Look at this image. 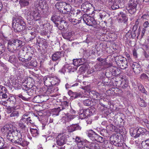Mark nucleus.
<instances>
[{
  "mask_svg": "<svg viewBox=\"0 0 149 149\" xmlns=\"http://www.w3.org/2000/svg\"><path fill=\"white\" fill-rule=\"evenodd\" d=\"M30 14L36 21L40 20L42 17L41 11L37 8L31 11L30 12Z\"/></svg>",
  "mask_w": 149,
  "mask_h": 149,
  "instance_id": "obj_8",
  "label": "nucleus"
},
{
  "mask_svg": "<svg viewBox=\"0 0 149 149\" xmlns=\"http://www.w3.org/2000/svg\"><path fill=\"white\" fill-rule=\"evenodd\" d=\"M128 84L125 81L121 82L120 84V86L123 88H126L128 86Z\"/></svg>",
  "mask_w": 149,
  "mask_h": 149,
  "instance_id": "obj_52",
  "label": "nucleus"
},
{
  "mask_svg": "<svg viewBox=\"0 0 149 149\" xmlns=\"http://www.w3.org/2000/svg\"><path fill=\"white\" fill-rule=\"evenodd\" d=\"M7 101L9 102L10 105L12 106L14 105L16 103V99L13 96H10L7 99Z\"/></svg>",
  "mask_w": 149,
  "mask_h": 149,
  "instance_id": "obj_27",
  "label": "nucleus"
},
{
  "mask_svg": "<svg viewBox=\"0 0 149 149\" xmlns=\"http://www.w3.org/2000/svg\"><path fill=\"white\" fill-rule=\"evenodd\" d=\"M23 95L25 97L27 98V101H28L29 100V96L28 93V91L26 90H25L24 92L22 93Z\"/></svg>",
  "mask_w": 149,
  "mask_h": 149,
  "instance_id": "obj_53",
  "label": "nucleus"
},
{
  "mask_svg": "<svg viewBox=\"0 0 149 149\" xmlns=\"http://www.w3.org/2000/svg\"><path fill=\"white\" fill-rule=\"evenodd\" d=\"M131 67L135 73L138 74L140 72L141 70V65L136 62L133 63Z\"/></svg>",
  "mask_w": 149,
  "mask_h": 149,
  "instance_id": "obj_14",
  "label": "nucleus"
},
{
  "mask_svg": "<svg viewBox=\"0 0 149 149\" xmlns=\"http://www.w3.org/2000/svg\"><path fill=\"white\" fill-rule=\"evenodd\" d=\"M36 33L35 31L30 32L29 33V36H31L30 38V40H32L33 38H34L36 36Z\"/></svg>",
  "mask_w": 149,
  "mask_h": 149,
  "instance_id": "obj_54",
  "label": "nucleus"
},
{
  "mask_svg": "<svg viewBox=\"0 0 149 149\" xmlns=\"http://www.w3.org/2000/svg\"><path fill=\"white\" fill-rule=\"evenodd\" d=\"M73 139H74V142H75L78 148H80L84 144V140L81 138L77 136H76L75 139L73 138Z\"/></svg>",
  "mask_w": 149,
  "mask_h": 149,
  "instance_id": "obj_15",
  "label": "nucleus"
},
{
  "mask_svg": "<svg viewBox=\"0 0 149 149\" xmlns=\"http://www.w3.org/2000/svg\"><path fill=\"white\" fill-rule=\"evenodd\" d=\"M60 17L56 15H52L51 18V20L54 22L58 21L60 20Z\"/></svg>",
  "mask_w": 149,
  "mask_h": 149,
  "instance_id": "obj_40",
  "label": "nucleus"
},
{
  "mask_svg": "<svg viewBox=\"0 0 149 149\" xmlns=\"http://www.w3.org/2000/svg\"><path fill=\"white\" fill-rule=\"evenodd\" d=\"M64 3L63 2H59L56 3L55 6L56 8L58 9H60V8H61V6H63V3Z\"/></svg>",
  "mask_w": 149,
  "mask_h": 149,
  "instance_id": "obj_50",
  "label": "nucleus"
},
{
  "mask_svg": "<svg viewBox=\"0 0 149 149\" xmlns=\"http://www.w3.org/2000/svg\"><path fill=\"white\" fill-rule=\"evenodd\" d=\"M141 18L143 20H148L149 19V15L148 14H144L141 17Z\"/></svg>",
  "mask_w": 149,
  "mask_h": 149,
  "instance_id": "obj_55",
  "label": "nucleus"
},
{
  "mask_svg": "<svg viewBox=\"0 0 149 149\" xmlns=\"http://www.w3.org/2000/svg\"><path fill=\"white\" fill-rule=\"evenodd\" d=\"M5 50L4 45L0 42V58L2 56V53L5 52Z\"/></svg>",
  "mask_w": 149,
  "mask_h": 149,
  "instance_id": "obj_39",
  "label": "nucleus"
},
{
  "mask_svg": "<svg viewBox=\"0 0 149 149\" xmlns=\"http://www.w3.org/2000/svg\"><path fill=\"white\" fill-rule=\"evenodd\" d=\"M62 35L64 39L70 40L72 36V33L70 32H66L65 33H63L62 34Z\"/></svg>",
  "mask_w": 149,
  "mask_h": 149,
  "instance_id": "obj_31",
  "label": "nucleus"
},
{
  "mask_svg": "<svg viewBox=\"0 0 149 149\" xmlns=\"http://www.w3.org/2000/svg\"><path fill=\"white\" fill-rule=\"evenodd\" d=\"M119 65L120 68L122 69H125L128 66L126 60H125V61H123V62L120 63L119 65Z\"/></svg>",
  "mask_w": 149,
  "mask_h": 149,
  "instance_id": "obj_42",
  "label": "nucleus"
},
{
  "mask_svg": "<svg viewBox=\"0 0 149 149\" xmlns=\"http://www.w3.org/2000/svg\"><path fill=\"white\" fill-rule=\"evenodd\" d=\"M61 111L60 108L57 107L52 109L51 114L53 116H56L59 115V112Z\"/></svg>",
  "mask_w": 149,
  "mask_h": 149,
  "instance_id": "obj_29",
  "label": "nucleus"
},
{
  "mask_svg": "<svg viewBox=\"0 0 149 149\" xmlns=\"http://www.w3.org/2000/svg\"><path fill=\"white\" fill-rule=\"evenodd\" d=\"M6 90L7 91V89L5 87L3 86L2 85H0V96H1L3 91Z\"/></svg>",
  "mask_w": 149,
  "mask_h": 149,
  "instance_id": "obj_57",
  "label": "nucleus"
},
{
  "mask_svg": "<svg viewBox=\"0 0 149 149\" xmlns=\"http://www.w3.org/2000/svg\"><path fill=\"white\" fill-rule=\"evenodd\" d=\"M126 59L123 57L119 55L118 56H116L115 58V60L116 62V63L118 65H119L120 63L123 62V61H125Z\"/></svg>",
  "mask_w": 149,
  "mask_h": 149,
  "instance_id": "obj_24",
  "label": "nucleus"
},
{
  "mask_svg": "<svg viewBox=\"0 0 149 149\" xmlns=\"http://www.w3.org/2000/svg\"><path fill=\"white\" fill-rule=\"evenodd\" d=\"M13 130L9 125H6L4 126L1 129V131L2 133L3 134H7L8 133L10 132L12 130Z\"/></svg>",
  "mask_w": 149,
  "mask_h": 149,
  "instance_id": "obj_17",
  "label": "nucleus"
},
{
  "mask_svg": "<svg viewBox=\"0 0 149 149\" xmlns=\"http://www.w3.org/2000/svg\"><path fill=\"white\" fill-rule=\"evenodd\" d=\"M67 72L70 73L71 72H74L75 70V69L74 67L71 66L67 67Z\"/></svg>",
  "mask_w": 149,
  "mask_h": 149,
  "instance_id": "obj_51",
  "label": "nucleus"
},
{
  "mask_svg": "<svg viewBox=\"0 0 149 149\" xmlns=\"http://www.w3.org/2000/svg\"><path fill=\"white\" fill-rule=\"evenodd\" d=\"M24 51V50L23 49H21L20 50L18 54V57L19 60L24 62V64L31 59L33 54L30 52H28L26 56H24L25 58H24V56L22 55Z\"/></svg>",
  "mask_w": 149,
  "mask_h": 149,
  "instance_id": "obj_5",
  "label": "nucleus"
},
{
  "mask_svg": "<svg viewBox=\"0 0 149 149\" xmlns=\"http://www.w3.org/2000/svg\"><path fill=\"white\" fill-rule=\"evenodd\" d=\"M81 127L78 124H74L68 126L67 127V129L69 132H72L77 130H80Z\"/></svg>",
  "mask_w": 149,
  "mask_h": 149,
  "instance_id": "obj_11",
  "label": "nucleus"
},
{
  "mask_svg": "<svg viewBox=\"0 0 149 149\" xmlns=\"http://www.w3.org/2000/svg\"><path fill=\"white\" fill-rule=\"evenodd\" d=\"M84 110V114L85 113L86 118L88 116H91L94 112V111L91 109H86Z\"/></svg>",
  "mask_w": 149,
  "mask_h": 149,
  "instance_id": "obj_26",
  "label": "nucleus"
},
{
  "mask_svg": "<svg viewBox=\"0 0 149 149\" xmlns=\"http://www.w3.org/2000/svg\"><path fill=\"white\" fill-rule=\"evenodd\" d=\"M68 95L70 96L72 99H76L78 98L82 97L83 96L82 92H73L71 90H69L68 92Z\"/></svg>",
  "mask_w": 149,
  "mask_h": 149,
  "instance_id": "obj_10",
  "label": "nucleus"
},
{
  "mask_svg": "<svg viewBox=\"0 0 149 149\" xmlns=\"http://www.w3.org/2000/svg\"><path fill=\"white\" fill-rule=\"evenodd\" d=\"M69 103L67 101H64L61 102L59 108H60L61 111L67 108L68 106Z\"/></svg>",
  "mask_w": 149,
  "mask_h": 149,
  "instance_id": "obj_30",
  "label": "nucleus"
},
{
  "mask_svg": "<svg viewBox=\"0 0 149 149\" xmlns=\"http://www.w3.org/2000/svg\"><path fill=\"white\" fill-rule=\"evenodd\" d=\"M15 56H10L9 58V61L11 63L14 62L15 61Z\"/></svg>",
  "mask_w": 149,
  "mask_h": 149,
  "instance_id": "obj_62",
  "label": "nucleus"
},
{
  "mask_svg": "<svg viewBox=\"0 0 149 149\" xmlns=\"http://www.w3.org/2000/svg\"><path fill=\"white\" fill-rule=\"evenodd\" d=\"M34 91L32 89H31L29 91H28V95L29 99L34 94Z\"/></svg>",
  "mask_w": 149,
  "mask_h": 149,
  "instance_id": "obj_59",
  "label": "nucleus"
},
{
  "mask_svg": "<svg viewBox=\"0 0 149 149\" xmlns=\"http://www.w3.org/2000/svg\"><path fill=\"white\" fill-rule=\"evenodd\" d=\"M137 4L136 0H131L129 1L126 9L130 13L133 14L136 12Z\"/></svg>",
  "mask_w": 149,
  "mask_h": 149,
  "instance_id": "obj_6",
  "label": "nucleus"
},
{
  "mask_svg": "<svg viewBox=\"0 0 149 149\" xmlns=\"http://www.w3.org/2000/svg\"><path fill=\"white\" fill-rule=\"evenodd\" d=\"M68 11L67 10V11H65L64 12V13L66 14V17H65V19L68 21H69L72 18H73V15L72 16V15H71L70 13H68Z\"/></svg>",
  "mask_w": 149,
  "mask_h": 149,
  "instance_id": "obj_37",
  "label": "nucleus"
},
{
  "mask_svg": "<svg viewBox=\"0 0 149 149\" xmlns=\"http://www.w3.org/2000/svg\"><path fill=\"white\" fill-rule=\"evenodd\" d=\"M92 101L90 99H87L83 101L84 104L86 106H89L91 105Z\"/></svg>",
  "mask_w": 149,
  "mask_h": 149,
  "instance_id": "obj_46",
  "label": "nucleus"
},
{
  "mask_svg": "<svg viewBox=\"0 0 149 149\" xmlns=\"http://www.w3.org/2000/svg\"><path fill=\"white\" fill-rule=\"evenodd\" d=\"M7 91H3L2 92V94H1V95H2V97H1V96H0V98L1 99H6L8 97V95L7 94Z\"/></svg>",
  "mask_w": 149,
  "mask_h": 149,
  "instance_id": "obj_48",
  "label": "nucleus"
},
{
  "mask_svg": "<svg viewBox=\"0 0 149 149\" xmlns=\"http://www.w3.org/2000/svg\"><path fill=\"white\" fill-rule=\"evenodd\" d=\"M73 64L77 67L82 65L84 63L82 59H74L73 61Z\"/></svg>",
  "mask_w": 149,
  "mask_h": 149,
  "instance_id": "obj_23",
  "label": "nucleus"
},
{
  "mask_svg": "<svg viewBox=\"0 0 149 149\" xmlns=\"http://www.w3.org/2000/svg\"><path fill=\"white\" fill-rule=\"evenodd\" d=\"M41 92V93L43 94L46 93L47 94H49L53 93L54 92V89L53 88H48V89L46 90L45 88H41L40 90Z\"/></svg>",
  "mask_w": 149,
  "mask_h": 149,
  "instance_id": "obj_22",
  "label": "nucleus"
},
{
  "mask_svg": "<svg viewBox=\"0 0 149 149\" xmlns=\"http://www.w3.org/2000/svg\"><path fill=\"white\" fill-rule=\"evenodd\" d=\"M30 131L32 135L34 137H36L39 134V131L37 129L31 128Z\"/></svg>",
  "mask_w": 149,
  "mask_h": 149,
  "instance_id": "obj_34",
  "label": "nucleus"
},
{
  "mask_svg": "<svg viewBox=\"0 0 149 149\" xmlns=\"http://www.w3.org/2000/svg\"><path fill=\"white\" fill-rule=\"evenodd\" d=\"M119 16L122 18L123 19V20L124 21V22H127L128 20V18L126 15L125 13L123 12H120L118 14Z\"/></svg>",
  "mask_w": 149,
  "mask_h": 149,
  "instance_id": "obj_35",
  "label": "nucleus"
},
{
  "mask_svg": "<svg viewBox=\"0 0 149 149\" xmlns=\"http://www.w3.org/2000/svg\"><path fill=\"white\" fill-rule=\"evenodd\" d=\"M113 140H111L110 141L111 144H113L114 146L117 147L122 146L123 143L119 139L116 137L113 138Z\"/></svg>",
  "mask_w": 149,
  "mask_h": 149,
  "instance_id": "obj_16",
  "label": "nucleus"
},
{
  "mask_svg": "<svg viewBox=\"0 0 149 149\" xmlns=\"http://www.w3.org/2000/svg\"><path fill=\"white\" fill-rule=\"evenodd\" d=\"M109 2H111V4L115 5H118L120 4L121 0H109Z\"/></svg>",
  "mask_w": 149,
  "mask_h": 149,
  "instance_id": "obj_45",
  "label": "nucleus"
},
{
  "mask_svg": "<svg viewBox=\"0 0 149 149\" xmlns=\"http://www.w3.org/2000/svg\"><path fill=\"white\" fill-rule=\"evenodd\" d=\"M37 62L36 60L31 61V62L26 63L24 65L28 68H30L31 66L35 67L37 66Z\"/></svg>",
  "mask_w": 149,
  "mask_h": 149,
  "instance_id": "obj_18",
  "label": "nucleus"
},
{
  "mask_svg": "<svg viewBox=\"0 0 149 149\" xmlns=\"http://www.w3.org/2000/svg\"><path fill=\"white\" fill-rule=\"evenodd\" d=\"M99 16L102 19L107 18L109 16L108 14L106 11H101L99 13Z\"/></svg>",
  "mask_w": 149,
  "mask_h": 149,
  "instance_id": "obj_28",
  "label": "nucleus"
},
{
  "mask_svg": "<svg viewBox=\"0 0 149 149\" xmlns=\"http://www.w3.org/2000/svg\"><path fill=\"white\" fill-rule=\"evenodd\" d=\"M87 22L86 24L88 25H91V24H90V22H89V20H90V21H91V22H92L93 23V22L94 21V19L93 18L90 17V18L87 19Z\"/></svg>",
  "mask_w": 149,
  "mask_h": 149,
  "instance_id": "obj_61",
  "label": "nucleus"
},
{
  "mask_svg": "<svg viewBox=\"0 0 149 149\" xmlns=\"http://www.w3.org/2000/svg\"><path fill=\"white\" fill-rule=\"evenodd\" d=\"M96 100L99 99L102 95L101 93H99L95 91H92L89 93Z\"/></svg>",
  "mask_w": 149,
  "mask_h": 149,
  "instance_id": "obj_19",
  "label": "nucleus"
},
{
  "mask_svg": "<svg viewBox=\"0 0 149 149\" xmlns=\"http://www.w3.org/2000/svg\"><path fill=\"white\" fill-rule=\"evenodd\" d=\"M137 133L139 136L140 135H143L144 134H149V132L146 129L143 127H139L137 130Z\"/></svg>",
  "mask_w": 149,
  "mask_h": 149,
  "instance_id": "obj_21",
  "label": "nucleus"
},
{
  "mask_svg": "<svg viewBox=\"0 0 149 149\" xmlns=\"http://www.w3.org/2000/svg\"><path fill=\"white\" fill-rule=\"evenodd\" d=\"M6 147L4 146V140L3 138L0 136V149H4Z\"/></svg>",
  "mask_w": 149,
  "mask_h": 149,
  "instance_id": "obj_43",
  "label": "nucleus"
},
{
  "mask_svg": "<svg viewBox=\"0 0 149 149\" xmlns=\"http://www.w3.org/2000/svg\"><path fill=\"white\" fill-rule=\"evenodd\" d=\"M45 0H36L35 2L37 3L38 5L41 6L43 4Z\"/></svg>",
  "mask_w": 149,
  "mask_h": 149,
  "instance_id": "obj_60",
  "label": "nucleus"
},
{
  "mask_svg": "<svg viewBox=\"0 0 149 149\" xmlns=\"http://www.w3.org/2000/svg\"><path fill=\"white\" fill-rule=\"evenodd\" d=\"M19 3L21 7H23L29 5V3L28 0H20Z\"/></svg>",
  "mask_w": 149,
  "mask_h": 149,
  "instance_id": "obj_32",
  "label": "nucleus"
},
{
  "mask_svg": "<svg viewBox=\"0 0 149 149\" xmlns=\"http://www.w3.org/2000/svg\"><path fill=\"white\" fill-rule=\"evenodd\" d=\"M68 138V135L65 134H59L56 139L57 145L59 146H61L64 145L65 143Z\"/></svg>",
  "mask_w": 149,
  "mask_h": 149,
  "instance_id": "obj_7",
  "label": "nucleus"
},
{
  "mask_svg": "<svg viewBox=\"0 0 149 149\" xmlns=\"http://www.w3.org/2000/svg\"><path fill=\"white\" fill-rule=\"evenodd\" d=\"M140 77L142 79H148V77L147 75L145 74H143L141 75Z\"/></svg>",
  "mask_w": 149,
  "mask_h": 149,
  "instance_id": "obj_63",
  "label": "nucleus"
},
{
  "mask_svg": "<svg viewBox=\"0 0 149 149\" xmlns=\"http://www.w3.org/2000/svg\"><path fill=\"white\" fill-rule=\"evenodd\" d=\"M11 113L9 115V116L10 117H18L19 116V113L18 111L13 110V111H12Z\"/></svg>",
  "mask_w": 149,
  "mask_h": 149,
  "instance_id": "obj_38",
  "label": "nucleus"
},
{
  "mask_svg": "<svg viewBox=\"0 0 149 149\" xmlns=\"http://www.w3.org/2000/svg\"><path fill=\"white\" fill-rule=\"evenodd\" d=\"M90 149H100L99 145L97 143H91L90 145Z\"/></svg>",
  "mask_w": 149,
  "mask_h": 149,
  "instance_id": "obj_41",
  "label": "nucleus"
},
{
  "mask_svg": "<svg viewBox=\"0 0 149 149\" xmlns=\"http://www.w3.org/2000/svg\"><path fill=\"white\" fill-rule=\"evenodd\" d=\"M131 134L132 137L135 138H138L139 136V135L137 133V130H134L132 133Z\"/></svg>",
  "mask_w": 149,
  "mask_h": 149,
  "instance_id": "obj_49",
  "label": "nucleus"
},
{
  "mask_svg": "<svg viewBox=\"0 0 149 149\" xmlns=\"http://www.w3.org/2000/svg\"><path fill=\"white\" fill-rule=\"evenodd\" d=\"M7 139L12 143L19 145L22 147L28 145L29 142L27 141L22 138L21 133L19 130H15L7 134Z\"/></svg>",
  "mask_w": 149,
  "mask_h": 149,
  "instance_id": "obj_1",
  "label": "nucleus"
},
{
  "mask_svg": "<svg viewBox=\"0 0 149 149\" xmlns=\"http://www.w3.org/2000/svg\"><path fill=\"white\" fill-rule=\"evenodd\" d=\"M41 99V98L40 95L36 96L33 98V101L34 102L40 103L42 102Z\"/></svg>",
  "mask_w": 149,
  "mask_h": 149,
  "instance_id": "obj_36",
  "label": "nucleus"
},
{
  "mask_svg": "<svg viewBox=\"0 0 149 149\" xmlns=\"http://www.w3.org/2000/svg\"><path fill=\"white\" fill-rule=\"evenodd\" d=\"M3 35L6 40H9L8 43L7 48L10 52H13L16 50L20 49L22 46V41L17 39L10 40L11 36L10 33H4L3 34Z\"/></svg>",
  "mask_w": 149,
  "mask_h": 149,
  "instance_id": "obj_2",
  "label": "nucleus"
},
{
  "mask_svg": "<svg viewBox=\"0 0 149 149\" xmlns=\"http://www.w3.org/2000/svg\"><path fill=\"white\" fill-rule=\"evenodd\" d=\"M12 27L14 31L16 32L25 29L26 25L22 17H19L13 18Z\"/></svg>",
  "mask_w": 149,
  "mask_h": 149,
  "instance_id": "obj_3",
  "label": "nucleus"
},
{
  "mask_svg": "<svg viewBox=\"0 0 149 149\" xmlns=\"http://www.w3.org/2000/svg\"><path fill=\"white\" fill-rule=\"evenodd\" d=\"M43 79L45 85L47 87L51 86H56L59 84V80L57 78L45 76Z\"/></svg>",
  "mask_w": 149,
  "mask_h": 149,
  "instance_id": "obj_4",
  "label": "nucleus"
},
{
  "mask_svg": "<svg viewBox=\"0 0 149 149\" xmlns=\"http://www.w3.org/2000/svg\"><path fill=\"white\" fill-rule=\"evenodd\" d=\"M139 88L140 91L142 93H143L147 95V92L146 91L145 88L142 86L139 87Z\"/></svg>",
  "mask_w": 149,
  "mask_h": 149,
  "instance_id": "obj_56",
  "label": "nucleus"
},
{
  "mask_svg": "<svg viewBox=\"0 0 149 149\" xmlns=\"http://www.w3.org/2000/svg\"><path fill=\"white\" fill-rule=\"evenodd\" d=\"M84 109H81L80 110L79 112V117L81 119L86 118V116L84 114Z\"/></svg>",
  "mask_w": 149,
  "mask_h": 149,
  "instance_id": "obj_44",
  "label": "nucleus"
},
{
  "mask_svg": "<svg viewBox=\"0 0 149 149\" xmlns=\"http://www.w3.org/2000/svg\"><path fill=\"white\" fill-rule=\"evenodd\" d=\"M31 118V117L29 116L28 117H26V118H25V116H24V117H22V118L20 120L21 122H22L24 123H26L27 124H29V119Z\"/></svg>",
  "mask_w": 149,
  "mask_h": 149,
  "instance_id": "obj_47",
  "label": "nucleus"
},
{
  "mask_svg": "<svg viewBox=\"0 0 149 149\" xmlns=\"http://www.w3.org/2000/svg\"><path fill=\"white\" fill-rule=\"evenodd\" d=\"M111 8L113 10H116L119 8L118 5H115L113 4H111Z\"/></svg>",
  "mask_w": 149,
  "mask_h": 149,
  "instance_id": "obj_64",
  "label": "nucleus"
},
{
  "mask_svg": "<svg viewBox=\"0 0 149 149\" xmlns=\"http://www.w3.org/2000/svg\"><path fill=\"white\" fill-rule=\"evenodd\" d=\"M137 102L139 105L141 107H145L147 106V103L143 99L140 97L138 98Z\"/></svg>",
  "mask_w": 149,
  "mask_h": 149,
  "instance_id": "obj_25",
  "label": "nucleus"
},
{
  "mask_svg": "<svg viewBox=\"0 0 149 149\" xmlns=\"http://www.w3.org/2000/svg\"><path fill=\"white\" fill-rule=\"evenodd\" d=\"M92 7V5L88 1L84 2L81 5V8L83 9L82 10L85 12H87Z\"/></svg>",
  "mask_w": 149,
  "mask_h": 149,
  "instance_id": "obj_13",
  "label": "nucleus"
},
{
  "mask_svg": "<svg viewBox=\"0 0 149 149\" xmlns=\"http://www.w3.org/2000/svg\"><path fill=\"white\" fill-rule=\"evenodd\" d=\"M62 56L61 52H56L52 56V60L54 61H59Z\"/></svg>",
  "mask_w": 149,
  "mask_h": 149,
  "instance_id": "obj_12",
  "label": "nucleus"
},
{
  "mask_svg": "<svg viewBox=\"0 0 149 149\" xmlns=\"http://www.w3.org/2000/svg\"><path fill=\"white\" fill-rule=\"evenodd\" d=\"M19 127L22 133H26L27 131V128L24 123L20 120L19 123Z\"/></svg>",
  "mask_w": 149,
  "mask_h": 149,
  "instance_id": "obj_20",
  "label": "nucleus"
},
{
  "mask_svg": "<svg viewBox=\"0 0 149 149\" xmlns=\"http://www.w3.org/2000/svg\"><path fill=\"white\" fill-rule=\"evenodd\" d=\"M75 115L67 113L65 115V118L67 119L66 121L67 122H69L72 119L74 118L75 117ZM65 118V117H63V118Z\"/></svg>",
  "mask_w": 149,
  "mask_h": 149,
  "instance_id": "obj_33",
  "label": "nucleus"
},
{
  "mask_svg": "<svg viewBox=\"0 0 149 149\" xmlns=\"http://www.w3.org/2000/svg\"><path fill=\"white\" fill-rule=\"evenodd\" d=\"M88 136L93 140L97 141L100 140L102 138L97 134L95 132L92 130H89L88 131Z\"/></svg>",
  "mask_w": 149,
  "mask_h": 149,
  "instance_id": "obj_9",
  "label": "nucleus"
},
{
  "mask_svg": "<svg viewBox=\"0 0 149 149\" xmlns=\"http://www.w3.org/2000/svg\"><path fill=\"white\" fill-rule=\"evenodd\" d=\"M142 144H144L147 146L149 147V139H147L144 141H143L142 142Z\"/></svg>",
  "mask_w": 149,
  "mask_h": 149,
  "instance_id": "obj_58",
  "label": "nucleus"
}]
</instances>
